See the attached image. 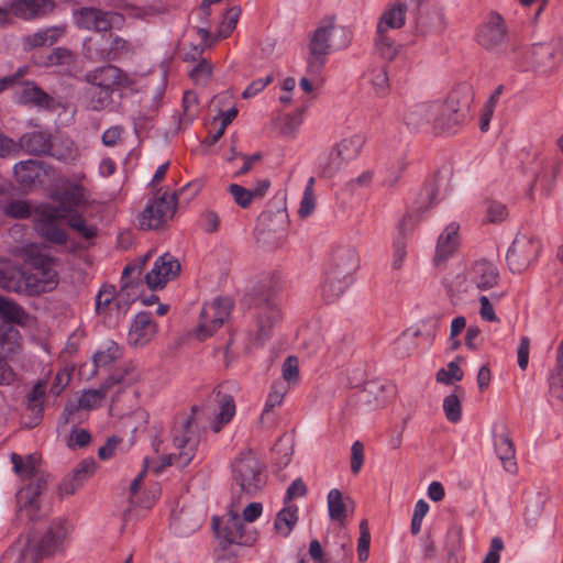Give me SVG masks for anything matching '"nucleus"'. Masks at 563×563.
Here are the masks:
<instances>
[{"mask_svg": "<svg viewBox=\"0 0 563 563\" xmlns=\"http://www.w3.org/2000/svg\"><path fill=\"white\" fill-rule=\"evenodd\" d=\"M351 41V33L344 26L333 23L319 25L310 35L308 44L307 71L312 77H318L332 48H345Z\"/></svg>", "mask_w": 563, "mask_h": 563, "instance_id": "f257e3e1", "label": "nucleus"}, {"mask_svg": "<svg viewBox=\"0 0 563 563\" xmlns=\"http://www.w3.org/2000/svg\"><path fill=\"white\" fill-rule=\"evenodd\" d=\"M70 526L65 519L53 520L40 536L27 540L20 553V563H38L42 560L63 554L67 548Z\"/></svg>", "mask_w": 563, "mask_h": 563, "instance_id": "f03ea898", "label": "nucleus"}, {"mask_svg": "<svg viewBox=\"0 0 563 563\" xmlns=\"http://www.w3.org/2000/svg\"><path fill=\"white\" fill-rule=\"evenodd\" d=\"M472 95L467 87L451 91L443 101H435L433 128L440 132H453L468 118Z\"/></svg>", "mask_w": 563, "mask_h": 563, "instance_id": "7ed1b4c3", "label": "nucleus"}, {"mask_svg": "<svg viewBox=\"0 0 563 563\" xmlns=\"http://www.w3.org/2000/svg\"><path fill=\"white\" fill-rule=\"evenodd\" d=\"M232 478L242 493L255 496L266 483L264 467L250 450L243 451L231 464Z\"/></svg>", "mask_w": 563, "mask_h": 563, "instance_id": "20e7f679", "label": "nucleus"}, {"mask_svg": "<svg viewBox=\"0 0 563 563\" xmlns=\"http://www.w3.org/2000/svg\"><path fill=\"white\" fill-rule=\"evenodd\" d=\"M173 444L177 452L162 456V468L170 465L186 467L195 457L199 437L194 430L192 418L185 417L174 428Z\"/></svg>", "mask_w": 563, "mask_h": 563, "instance_id": "39448f33", "label": "nucleus"}, {"mask_svg": "<svg viewBox=\"0 0 563 563\" xmlns=\"http://www.w3.org/2000/svg\"><path fill=\"white\" fill-rule=\"evenodd\" d=\"M0 287L7 291L38 295L47 290V283L37 279L36 275H26L10 260L0 257Z\"/></svg>", "mask_w": 563, "mask_h": 563, "instance_id": "423d86ee", "label": "nucleus"}, {"mask_svg": "<svg viewBox=\"0 0 563 563\" xmlns=\"http://www.w3.org/2000/svg\"><path fill=\"white\" fill-rule=\"evenodd\" d=\"M212 528L222 549L231 544L250 547L256 541V532L245 526L239 515L233 514L225 519L214 516Z\"/></svg>", "mask_w": 563, "mask_h": 563, "instance_id": "0eeeda50", "label": "nucleus"}, {"mask_svg": "<svg viewBox=\"0 0 563 563\" xmlns=\"http://www.w3.org/2000/svg\"><path fill=\"white\" fill-rule=\"evenodd\" d=\"M176 197L166 191L159 196L154 195L139 218L142 230H156L173 219L176 211Z\"/></svg>", "mask_w": 563, "mask_h": 563, "instance_id": "6e6552de", "label": "nucleus"}, {"mask_svg": "<svg viewBox=\"0 0 563 563\" xmlns=\"http://www.w3.org/2000/svg\"><path fill=\"white\" fill-rule=\"evenodd\" d=\"M66 218V214L62 212L60 208L45 203L36 210L34 228L47 242L56 245H65L68 235L59 225L58 221Z\"/></svg>", "mask_w": 563, "mask_h": 563, "instance_id": "1a4fd4ad", "label": "nucleus"}, {"mask_svg": "<svg viewBox=\"0 0 563 563\" xmlns=\"http://www.w3.org/2000/svg\"><path fill=\"white\" fill-rule=\"evenodd\" d=\"M541 251V242L534 236L517 234L507 255V264L512 273H521L536 261Z\"/></svg>", "mask_w": 563, "mask_h": 563, "instance_id": "9d476101", "label": "nucleus"}, {"mask_svg": "<svg viewBox=\"0 0 563 563\" xmlns=\"http://www.w3.org/2000/svg\"><path fill=\"white\" fill-rule=\"evenodd\" d=\"M232 302L229 298H217L212 302L203 305L200 312V321L197 335L200 340L211 336L229 318Z\"/></svg>", "mask_w": 563, "mask_h": 563, "instance_id": "9b49d317", "label": "nucleus"}, {"mask_svg": "<svg viewBox=\"0 0 563 563\" xmlns=\"http://www.w3.org/2000/svg\"><path fill=\"white\" fill-rule=\"evenodd\" d=\"M476 40L487 51L501 52L509 41L508 29L503 16L492 12L479 26Z\"/></svg>", "mask_w": 563, "mask_h": 563, "instance_id": "f8f14e48", "label": "nucleus"}, {"mask_svg": "<svg viewBox=\"0 0 563 563\" xmlns=\"http://www.w3.org/2000/svg\"><path fill=\"white\" fill-rule=\"evenodd\" d=\"M365 144V136L354 134L341 140L330 152L329 163L322 167L321 174L324 177H331L339 170L342 163L354 161L361 153Z\"/></svg>", "mask_w": 563, "mask_h": 563, "instance_id": "ddd939ff", "label": "nucleus"}, {"mask_svg": "<svg viewBox=\"0 0 563 563\" xmlns=\"http://www.w3.org/2000/svg\"><path fill=\"white\" fill-rule=\"evenodd\" d=\"M258 309L256 340L263 343L271 336L273 327L282 319L278 302L269 291L258 296L255 300Z\"/></svg>", "mask_w": 563, "mask_h": 563, "instance_id": "4468645a", "label": "nucleus"}, {"mask_svg": "<svg viewBox=\"0 0 563 563\" xmlns=\"http://www.w3.org/2000/svg\"><path fill=\"white\" fill-rule=\"evenodd\" d=\"M125 51H128V42L112 34H109L108 38L103 35L100 43L89 38L84 44L85 56L93 62L115 60Z\"/></svg>", "mask_w": 563, "mask_h": 563, "instance_id": "2eb2a0df", "label": "nucleus"}, {"mask_svg": "<svg viewBox=\"0 0 563 563\" xmlns=\"http://www.w3.org/2000/svg\"><path fill=\"white\" fill-rule=\"evenodd\" d=\"M180 273L178 260L169 253H164L155 262L152 269L145 275L148 288L162 289Z\"/></svg>", "mask_w": 563, "mask_h": 563, "instance_id": "dca6fc26", "label": "nucleus"}, {"mask_svg": "<svg viewBox=\"0 0 563 563\" xmlns=\"http://www.w3.org/2000/svg\"><path fill=\"white\" fill-rule=\"evenodd\" d=\"M118 16L117 13L88 7L79 9L75 14L76 24L79 29L95 32L109 31Z\"/></svg>", "mask_w": 563, "mask_h": 563, "instance_id": "f3484780", "label": "nucleus"}, {"mask_svg": "<svg viewBox=\"0 0 563 563\" xmlns=\"http://www.w3.org/2000/svg\"><path fill=\"white\" fill-rule=\"evenodd\" d=\"M85 80L87 84H92L114 92L126 84L128 78L119 67L109 64L89 70L85 75Z\"/></svg>", "mask_w": 563, "mask_h": 563, "instance_id": "a211bd4d", "label": "nucleus"}, {"mask_svg": "<svg viewBox=\"0 0 563 563\" xmlns=\"http://www.w3.org/2000/svg\"><path fill=\"white\" fill-rule=\"evenodd\" d=\"M358 267V256L352 246H338L332 252L327 272L352 280L353 273Z\"/></svg>", "mask_w": 563, "mask_h": 563, "instance_id": "6ab92c4d", "label": "nucleus"}, {"mask_svg": "<svg viewBox=\"0 0 563 563\" xmlns=\"http://www.w3.org/2000/svg\"><path fill=\"white\" fill-rule=\"evenodd\" d=\"M156 333V324L152 320V314L146 311L137 313L130 327L128 342L133 346H143L147 344Z\"/></svg>", "mask_w": 563, "mask_h": 563, "instance_id": "aec40b11", "label": "nucleus"}, {"mask_svg": "<svg viewBox=\"0 0 563 563\" xmlns=\"http://www.w3.org/2000/svg\"><path fill=\"white\" fill-rule=\"evenodd\" d=\"M494 446L503 467L510 474L518 470L516 450L509 432L505 427L499 432H494Z\"/></svg>", "mask_w": 563, "mask_h": 563, "instance_id": "412c9836", "label": "nucleus"}, {"mask_svg": "<svg viewBox=\"0 0 563 563\" xmlns=\"http://www.w3.org/2000/svg\"><path fill=\"white\" fill-rule=\"evenodd\" d=\"M107 396V387L101 386L98 389H87L81 393L77 404H67L62 413L64 423H68L71 420V416L78 409L91 410L99 407L102 400Z\"/></svg>", "mask_w": 563, "mask_h": 563, "instance_id": "4be33fe9", "label": "nucleus"}, {"mask_svg": "<svg viewBox=\"0 0 563 563\" xmlns=\"http://www.w3.org/2000/svg\"><path fill=\"white\" fill-rule=\"evenodd\" d=\"M96 470V462L93 459L82 460L78 466L73 471L70 477L65 478L59 485L60 495H73L75 494L84 483L92 476Z\"/></svg>", "mask_w": 563, "mask_h": 563, "instance_id": "5701e85b", "label": "nucleus"}, {"mask_svg": "<svg viewBox=\"0 0 563 563\" xmlns=\"http://www.w3.org/2000/svg\"><path fill=\"white\" fill-rule=\"evenodd\" d=\"M470 278L478 289L487 290L498 284L499 273L493 263L481 260L473 264L470 271Z\"/></svg>", "mask_w": 563, "mask_h": 563, "instance_id": "b1692460", "label": "nucleus"}, {"mask_svg": "<svg viewBox=\"0 0 563 563\" xmlns=\"http://www.w3.org/2000/svg\"><path fill=\"white\" fill-rule=\"evenodd\" d=\"M31 478H33L32 482L21 488L16 494V503L21 509H37L38 497L47 484L45 476L43 474L40 475L38 472Z\"/></svg>", "mask_w": 563, "mask_h": 563, "instance_id": "393cba45", "label": "nucleus"}, {"mask_svg": "<svg viewBox=\"0 0 563 563\" xmlns=\"http://www.w3.org/2000/svg\"><path fill=\"white\" fill-rule=\"evenodd\" d=\"M214 400L219 408L217 415V421L213 423L212 429L214 432H219L222 426L228 424L234 417L236 408L233 396L228 391H224V386H219L213 390Z\"/></svg>", "mask_w": 563, "mask_h": 563, "instance_id": "a878e982", "label": "nucleus"}, {"mask_svg": "<svg viewBox=\"0 0 563 563\" xmlns=\"http://www.w3.org/2000/svg\"><path fill=\"white\" fill-rule=\"evenodd\" d=\"M411 7L408 2L398 0L386 9L377 23V33L387 32L389 29H400L405 24L406 11Z\"/></svg>", "mask_w": 563, "mask_h": 563, "instance_id": "bb28decb", "label": "nucleus"}, {"mask_svg": "<svg viewBox=\"0 0 563 563\" xmlns=\"http://www.w3.org/2000/svg\"><path fill=\"white\" fill-rule=\"evenodd\" d=\"M435 101L420 102L411 106L406 112L405 123L411 129H419L434 119Z\"/></svg>", "mask_w": 563, "mask_h": 563, "instance_id": "cd10ccee", "label": "nucleus"}, {"mask_svg": "<svg viewBox=\"0 0 563 563\" xmlns=\"http://www.w3.org/2000/svg\"><path fill=\"white\" fill-rule=\"evenodd\" d=\"M459 225L450 223L440 234L437 244L434 261L440 263L448 260L456 250L459 243Z\"/></svg>", "mask_w": 563, "mask_h": 563, "instance_id": "c85d7f7f", "label": "nucleus"}, {"mask_svg": "<svg viewBox=\"0 0 563 563\" xmlns=\"http://www.w3.org/2000/svg\"><path fill=\"white\" fill-rule=\"evenodd\" d=\"M16 99L21 104H33L47 109L53 104V98L51 96L38 86L29 81L16 92Z\"/></svg>", "mask_w": 563, "mask_h": 563, "instance_id": "c756f323", "label": "nucleus"}, {"mask_svg": "<svg viewBox=\"0 0 563 563\" xmlns=\"http://www.w3.org/2000/svg\"><path fill=\"white\" fill-rule=\"evenodd\" d=\"M324 272V277L321 284V297L325 302H333L345 291L351 285L352 280Z\"/></svg>", "mask_w": 563, "mask_h": 563, "instance_id": "7c9ffc66", "label": "nucleus"}, {"mask_svg": "<svg viewBox=\"0 0 563 563\" xmlns=\"http://www.w3.org/2000/svg\"><path fill=\"white\" fill-rule=\"evenodd\" d=\"M20 146L31 155L48 154L52 147L51 137L44 132L25 133L20 139Z\"/></svg>", "mask_w": 563, "mask_h": 563, "instance_id": "2f4dec72", "label": "nucleus"}, {"mask_svg": "<svg viewBox=\"0 0 563 563\" xmlns=\"http://www.w3.org/2000/svg\"><path fill=\"white\" fill-rule=\"evenodd\" d=\"M53 7L52 0H15L11 8L15 15L30 19L52 10Z\"/></svg>", "mask_w": 563, "mask_h": 563, "instance_id": "473e14b6", "label": "nucleus"}, {"mask_svg": "<svg viewBox=\"0 0 563 563\" xmlns=\"http://www.w3.org/2000/svg\"><path fill=\"white\" fill-rule=\"evenodd\" d=\"M297 521L298 507L294 504H287L277 512L274 529L276 533L286 538L291 533Z\"/></svg>", "mask_w": 563, "mask_h": 563, "instance_id": "72a5a7b5", "label": "nucleus"}, {"mask_svg": "<svg viewBox=\"0 0 563 563\" xmlns=\"http://www.w3.org/2000/svg\"><path fill=\"white\" fill-rule=\"evenodd\" d=\"M60 206L57 208L62 209V212L71 214L77 207L86 203L85 188L81 185L75 184L66 188L59 196Z\"/></svg>", "mask_w": 563, "mask_h": 563, "instance_id": "f704fd0d", "label": "nucleus"}, {"mask_svg": "<svg viewBox=\"0 0 563 563\" xmlns=\"http://www.w3.org/2000/svg\"><path fill=\"white\" fill-rule=\"evenodd\" d=\"M0 319L9 323L25 324L29 314L15 301L0 296Z\"/></svg>", "mask_w": 563, "mask_h": 563, "instance_id": "c9c22d12", "label": "nucleus"}, {"mask_svg": "<svg viewBox=\"0 0 563 563\" xmlns=\"http://www.w3.org/2000/svg\"><path fill=\"white\" fill-rule=\"evenodd\" d=\"M13 170L16 181L23 187H29L40 176V164L34 159H27L16 163Z\"/></svg>", "mask_w": 563, "mask_h": 563, "instance_id": "e433bc0d", "label": "nucleus"}, {"mask_svg": "<svg viewBox=\"0 0 563 563\" xmlns=\"http://www.w3.org/2000/svg\"><path fill=\"white\" fill-rule=\"evenodd\" d=\"M112 95L111 90L99 88L92 84H88L85 90L88 107L93 111L104 110L112 102Z\"/></svg>", "mask_w": 563, "mask_h": 563, "instance_id": "4c0bfd02", "label": "nucleus"}, {"mask_svg": "<svg viewBox=\"0 0 563 563\" xmlns=\"http://www.w3.org/2000/svg\"><path fill=\"white\" fill-rule=\"evenodd\" d=\"M550 396L563 401V341L558 349L556 367L549 378Z\"/></svg>", "mask_w": 563, "mask_h": 563, "instance_id": "58836bf2", "label": "nucleus"}, {"mask_svg": "<svg viewBox=\"0 0 563 563\" xmlns=\"http://www.w3.org/2000/svg\"><path fill=\"white\" fill-rule=\"evenodd\" d=\"M10 460L14 472L23 478H31L38 472V460L35 455L30 454L22 457L16 453H12Z\"/></svg>", "mask_w": 563, "mask_h": 563, "instance_id": "ea45409f", "label": "nucleus"}, {"mask_svg": "<svg viewBox=\"0 0 563 563\" xmlns=\"http://www.w3.org/2000/svg\"><path fill=\"white\" fill-rule=\"evenodd\" d=\"M374 48L383 59L391 62L400 51V45L396 44L386 32L377 33L374 38Z\"/></svg>", "mask_w": 563, "mask_h": 563, "instance_id": "a19ab883", "label": "nucleus"}, {"mask_svg": "<svg viewBox=\"0 0 563 563\" xmlns=\"http://www.w3.org/2000/svg\"><path fill=\"white\" fill-rule=\"evenodd\" d=\"M199 528V522L197 520H191L189 512L184 509L178 514L173 515L170 521V529L175 534L179 537H187L195 532Z\"/></svg>", "mask_w": 563, "mask_h": 563, "instance_id": "79ce46f5", "label": "nucleus"}, {"mask_svg": "<svg viewBox=\"0 0 563 563\" xmlns=\"http://www.w3.org/2000/svg\"><path fill=\"white\" fill-rule=\"evenodd\" d=\"M328 510L331 520L343 522L346 517V505L342 494L338 488H332L328 493Z\"/></svg>", "mask_w": 563, "mask_h": 563, "instance_id": "37998d69", "label": "nucleus"}, {"mask_svg": "<svg viewBox=\"0 0 563 563\" xmlns=\"http://www.w3.org/2000/svg\"><path fill=\"white\" fill-rule=\"evenodd\" d=\"M122 355L120 346L109 341L102 351H98L93 355V364L97 368H108Z\"/></svg>", "mask_w": 563, "mask_h": 563, "instance_id": "c03bdc74", "label": "nucleus"}, {"mask_svg": "<svg viewBox=\"0 0 563 563\" xmlns=\"http://www.w3.org/2000/svg\"><path fill=\"white\" fill-rule=\"evenodd\" d=\"M66 219L68 227L84 239L91 240L97 236L98 228L93 224H87L82 214L74 212L68 214Z\"/></svg>", "mask_w": 563, "mask_h": 563, "instance_id": "a18cd8bd", "label": "nucleus"}, {"mask_svg": "<svg viewBox=\"0 0 563 563\" xmlns=\"http://www.w3.org/2000/svg\"><path fill=\"white\" fill-rule=\"evenodd\" d=\"M371 84L375 93L379 97H384L389 91V79L386 66L376 67L371 70Z\"/></svg>", "mask_w": 563, "mask_h": 563, "instance_id": "49530a36", "label": "nucleus"}, {"mask_svg": "<svg viewBox=\"0 0 563 563\" xmlns=\"http://www.w3.org/2000/svg\"><path fill=\"white\" fill-rule=\"evenodd\" d=\"M117 297L115 287L112 285H103L96 296V313L106 314L110 305L114 302Z\"/></svg>", "mask_w": 563, "mask_h": 563, "instance_id": "de8ad7c7", "label": "nucleus"}, {"mask_svg": "<svg viewBox=\"0 0 563 563\" xmlns=\"http://www.w3.org/2000/svg\"><path fill=\"white\" fill-rule=\"evenodd\" d=\"M46 385L44 382H37L32 390L27 394V408L36 415V417H41L43 412V402L45 396Z\"/></svg>", "mask_w": 563, "mask_h": 563, "instance_id": "09e8293b", "label": "nucleus"}, {"mask_svg": "<svg viewBox=\"0 0 563 563\" xmlns=\"http://www.w3.org/2000/svg\"><path fill=\"white\" fill-rule=\"evenodd\" d=\"M76 63V55L68 48L55 47L47 56V65L71 67Z\"/></svg>", "mask_w": 563, "mask_h": 563, "instance_id": "8fccbe9b", "label": "nucleus"}, {"mask_svg": "<svg viewBox=\"0 0 563 563\" xmlns=\"http://www.w3.org/2000/svg\"><path fill=\"white\" fill-rule=\"evenodd\" d=\"M3 213L13 219H27L32 214V211L27 201L11 200L4 205Z\"/></svg>", "mask_w": 563, "mask_h": 563, "instance_id": "3c124183", "label": "nucleus"}, {"mask_svg": "<svg viewBox=\"0 0 563 563\" xmlns=\"http://www.w3.org/2000/svg\"><path fill=\"white\" fill-rule=\"evenodd\" d=\"M438 189L434 183L426 184L419 192V198L415 202V210L422 212L428 210L434 202Z\"/></svg>", "mask_w": 563, "mask_h": 563, "instance_id": "603ef678", "label": "nucleus"}, {"mask_svg": "<svg viewBox=\"0 0 563 563\" xmlns=\"http://www.w3.org/2000/svg\"><path fill=\"white\" fill-rule=\"evenodd\" d=\"M443 411L446 419L456 423L462 418V407L459 397L455 394L448 395L443 400Z\"/></svg>", "mask_w": 563, "mask_h": 563, "instance_id": "864d4df0", "label": "nucleus"}, {"mask_svg": "<svg viewBox=\"0 0 563 563\" xmlns=\"http://www.w3.org/2000/svg\"><path fill=\"white\" fill-rule=\"evenodd\" d=\"M437 382L451 385L453 382H460L463 378V371L456 362H450L446 368H440L435 375Z\"/></svg>", "mask_w": 563, "mask_h": 563, "instance_id": "5fc2aeb1", "label": "nucleus"}, {"mask_svg": "<svg viewBox=\"0 0 563 563\" xmlns=\"http://www.w3.org/2000/svg\"><path fill=\"white\" fill-rule=\"evenodd\" d=\"M229 192L233 197L235 203L243 209L249 208L250 205L252 203L253 195L251 192V189H246L238 184H231L229 186Z\"/></svg>", "mask_w": 563, "mask_h": 563, "instance_id": "6e6d98bb", "label": "nucleus"}, {"mask_svg": "<svg viewBox=\"0 0 563 563\" xmlns=\"http://www.w3.org/2000/svg\"><path fill=\"white\" fill-rule=\"evenodd\" d=\"M406 167H407V163L405 162V159L404 158L398 159L396 165L391 166L387 170L386 176L383 180V185L385 187H389V188L396 186V184L400 179L402 173L405 172Z\"/></svg>", "mask_w": 563, "mask_h": 563, "instance_id": "4d7b16f0", "label": "nucleus"}, {"mask_svg": "<svg viewBox=\"0 0 563 563\" xmlns=\"http://www.w3.org/2000/svg\"><path fill=\"white\" fill-rule=\"evenodd\" d=\"M504 548L505 544L500 537L492 538L488 552L486 553L482 563H499L500 553Z\"/></svg>", "mask_w": 563, "mask_h": 563, "instance_id": "13d9d810", "label": "nucleus"}, {"mask_svg": "<svg viewBox=\"0 0 563 563\" xmlns=\"http://www.w3.org/2000/svg\"><path fill=\"white\" fill-rule=\"evenodd\" d=\"M239 16H240V9L236 7L230 8L225 12L224 20L222 22V26H221V31H220L221 35L227 37L228 35H230L232 33V31L234 30V27L238 23Z\"/></svg>", "mask_w": 563, "mask_h": 563, "instance_id": "bf43d9fd", "label": "nucleus"}, {"mask_svg": "<svg viewBox=\"0 0 563 563\" xmlns=\"http://www.w3.org/2000/svg\"><path fill=\"white\" fill-rule=\"evenodd\" d=\"M364 462V446L360 441H355L351 448V471L357 474Z\"/></svg>", "mask_w": 563, "mask_h": 563, "instance_id": "052dcab7", "label": "nucleus"}, {"mask_svg": "<svg viewBox=\"0 0 563 563\" xmlns=\"http://www.w3.org/2000/svg\"><path fill=\"white\" fill-rule=\"evenodd\" d=\"M360 529H361V536L358 538V548H357L358 559H360V561H365L368 558V549H369V541H371V536L366 529L365 520H363L360 523Z\"/></svg>", "mask_w": 563, "mask_h": 563, "instance_id": "680f3d73", "label": "nucleus"}, {"mask_svg": "<svg viewBox=\"0 0 563 563\" xmlns=\"http://www.w3.org/2000/svg\"><path fill=\"white\" fill-rule=\"evenodd\" d=\"M307 494V486L301 478L295 479L286 490L284 505L291 504L295 497H302Z\"/></svg>", "mask_w": 563, "mask_h": 563, "instance_id": "e2e57ef3", "label": "nucleus"}, {"mask_svg": "<svg viewBox=\"0 0 563 563\" xmlns=\"http://www.w3.org/2000/svg\"><path fill=\"white\" fill-rule=\"evenodd\" d=\"M273 81V76L267 75L265 78H258L253 80L242 92V97L244 99L252 98L256 96L258 92L264 90V88Z\"/></svg>", "mask_w": 563, "mask_h": 563, "instance_id": "0e129e2a", "label": "nucleus"}, {"mask_svg": "<svg viewBox=\"0 0 563 563\" xmlns=\"http://www.w3.org/2000/svg\"><path fill=\"white\" fill-rule=\"evenodd\" d=\"M220 219L214 211H206L200 217V227L207 233H213L219 230Z\"/></svg>", "mask_w": 563, "mask_h": 563, "instance_id": "69168bd1", "label": "nucleus"}, {"mask_svg": "<svg viewBox=\"0 0 563 563\" xmlns=\"http://www.w3.org/2000/svg\"><path fill=\"white\" fill-rule=\"evenodd\" d=\"M299 375L298 358L288 356L283 364V377L287 382L296 380Z\"/></svg>", "mask_w": 563, "mask_h": 563, "instance_id": "338daca9", "label": "nucleus"}, {"mask_svg": "<svg viewBox=\"0 0 563 563\" xmlns=\"http://www.w3.org/2000/svg\"><path fill=\"white\" fill-rule=\"evenodd\" d=\"M529 350H530V340L528 336H521L520 343L517 349V361L520 369L525 371L528 367L529 363Z\"/></svg>", "mask_w": 563, "mask_h": 563, "instance_id": "774afa93", "label": "nucleus"}]
</instances>
